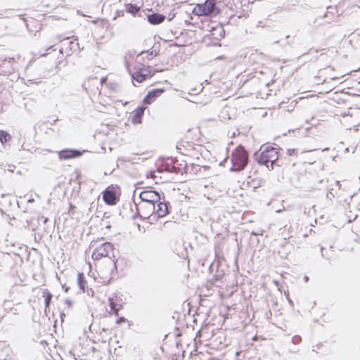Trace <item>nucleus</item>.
I'll use <instances>...</instances> for the list:
<instances>
[{"label":"nucleus","instance_id":"f257e3e1","mask_svg":"<svg viewBox=\"0 0 360 360\" xmlns=\"http://www.w3.org/2000/svg\"><path fill=\"white\" fill-rule=\"evenodd\" d=\"M231 161V171L240 172L245 169L248 162V154L243 146L240 145L232 151Z\"/></svg>","mask_w":360,"mask_h":360},{"label":"nucleus","instance_id":"f03ea898","mask_svg":"<svg viewBox=\"0 0 360 360\" xmlns=\"http://www.w3.org/2000/svg\"><path fill=\"white\" fill-rule=\"evenodd\" d=\"M278 148L267 146L265 149L256 158L257 162L259 165H266L271 162V169H274V167H281V165L278 161Z\"/></svg>","mask_w":360,"mask_h":360},{"label":"nucleus","instance_id":"7ed1b4c3","mask_svg":"<svg viewBox=\"0 0 360 360\" xmlns=\"http://www.w3.org/2000/svg\"><path fill=\"white\" fill-rule=\"evenodd\" d=\"M61 48L60 53L66 54L67 56L80 51V46L77 42V37H65L60 40Z\"/></svg>","mask_w":360,"mask_h":360},{"label":"nucleus","instance_id":"20e7f679","mask_svg":"<svg viewBox=\"0 0 360 360\" xmlns=\"http://www.w3.org/2000/svg\"><path fill=\"white\" fill-rule=\"evenodd\" d=\"M193 11L198 15H212L217 14L219 9L214 0H205L203 4H197Z\"/></svg>","mask_w":360,"mask_h":360},{"label":"nucleus","instance_id":"39448f33","mask_svg":"<svg viewBox=\"0 0 360 360\" xmlns=\"http://www.w3.org/2000/svg\"><path fill=\"white\" fill-rule=\"evenodd\" d=\"M135 205L137 212L134 216V218L139 215L141 218L148 219L154 214L155 211V204L154 203L141 201L139 203L135 202Z\"/></svg>","mask_w":360,"mask_h":360},{"label":"nucleus","instance_id":"423d86ee","mask_svg":"<svg viewBox=\"0 0 360 360\" xmlns=\"http://www.w3.org/2000/svg\"><path fill=\"white\" fill-rule=\"evenodd\" d=\"M161 193L164 194L162 192L154 190L152 187H148L146 190L141 192L139 198L142 202L156 204L162 200Z\"/></svg>","mask_w":360,"mask_h":360},{"label":"nucleus","instance_id":"0eeeda50","mask_svg":"<svg viewBox=\"0 0 360 360\" xmlns=\"http://www.w3.org/2000/svg\"><path fill=\"white\" fill-rule=\"evenodd\" d=\"M113 250L114 247L111 243H103L99 247L95 248L92 252L91 257L94 260H98L102 257H110L111 254L113 255Z\"/></svg>","mask_w":360,"mask_h":360},{"label":"nucleus","instance_id":"6e6552de","mask_svg":"<svg viewBox=\"0 0 360 360\" xmlns=\"http://www.w3.org/2000/svg\"><path fill=\"white\" fill-rule=\"evenodd\" d=\"M149 69V67H146L144 65L139 63L135 67V71L131 73L132 79L139 83L145 81L147 77L153 75Z\"/></svg>","mask_w":360,"mask_h":360},{"label":"nucleus","instance_id":"1a4fd4ad","mask_svg":"<svg viewBox=\"0 0 360 360\" xmlns=\"http://www.w3.org/2000/svg\"><path fill=\"white\" fill-rule=\"evenodd\" d=\"M165 170L168 172L179 174L182 173L183 168H185L186 164L183 166L182 164L179 165L176 160L173 158H168L165 164Z\"/></svg>","mask_w":360,"mask_h":360},{"label":"nucleus","instance_id":"9d476101","mask_svg":"<svg viewBox=\"0 0 360 360\" xmlns=\"http://www.w3.org/2000/svg\"><path fill=\"white\" fill-rule=\"evenodd\" d=\"M163 201L160 200L158 202L157 205H155V211L154 214L157 216V217L160 218L166 216L169 213V202H166L165 200V195L162 198Z\"/></svg>","mask_w":360,"mask_h":360},{"label":"nucleus","instance_id":"9b49d317","mask_svg":"<svg viewBox=\"0 0 360 360\" xmlns=\"http://www.w3.org/2000/svg\"><path fill=\"white\" fill-rule=\"evenodd\" d=\"M103 200L106 204L114 205L119 200V197L115 191L106 188L103 193Z\"/></svg>","mask_w":360,"mask_h":360},{"label":"nucleus","instance_id":"f8f14e48","mask_svg":"<svg viewBox=\"0 0 360 360\" xmlns=\"http://www.w3.org/2000/svg\"><path fill=\"white\" fill-rule=\"evenodd\" d=\"M58 154L60 160H69L81 156L82 153L77 149L67 148L58 152Z\"/></svg>","mask_w":360,"mask_h":360},{"label":"nucleus","instance_id":"ddd939ff","mask_svg":"<svg viewBox=\"0 0 360 360\" xmlns=\"http://www.w3.org/2000/svg\"><path fill=\"white\" fill-rule=\"evenodd\" d=\"M164 89H154L149 91L144 97L143 102L146 104H151L157 98H158L163 92Z\"/></svg>","mask_w":360,"mask_h":360},{"label":"nucleus","instance_id":"4468645a","mask_svg":"<svg viewBox=\"0 0 360 360\" xmlns=\"http://www.w3.org/2000/svg\"><path fill=\"white\" fill-rule=\"evenodd\" d=\"M146 107L139 106L134 112V115L131 117V122L134 124H140L142 122V117L146 110Z\"/></svg>","mask_w":360,"mask_h":360},{"label":"nucleus","instance_id":"2eb2a0df","mask_svg":"<svg viewBox=\"0 0 360 360\" xmlns=\"http://www.w3.org/2000/svg\"><path fill=\"white\" fill-rule=\"evenodd\" d=\"M148 21L151 25H158L162 23L165 20V16L162 14L158 13H153L148 15Z\"/></svg>","mask_w":360,"mask_h":360},{"label":"nucleus","instance_id":"dca6fc26","mask_svg":"<svg viewBox=\"0 0 360 360\" xmlns=\"http://www.w3.org/2000/svg\"><path fill=\"white\" fill-rule=\"evenodd\" d=\"M109 306L112 313L116 316H119V311L122 309V304L117 302V300H114L113 297H108Z\"/></svg>","mask_w":360,"mask_h":360},{"label":"nucleus","instance_id":"f3484780","mask_svg":"<svg viewBox=\"0 0 360 360\" xmlns=\"http://www.w3.org/2000/svg\"><path fill=\"white\" fill-rule=\"evenodd\" d=\"M335 10V8L331 6H328L327 8V12L324 14L323 17L326 19L327 22H330V21H334L338 15L333 12Z\"/></svg>","mask_w":360,"mask_h":360},{"label":"nucleus","instance_id":"a211bd4d","mask_svg":"<svg viewBox=\"0 0 360 360\" xmlns=\"http://www.w3.org/2000/svg\"><path fill=\"white\" fill-rule=\"evenodd\" d=\"M11 135L4 130H0V142L4 147H6L9 144H8V141L11 139Z\"/></svg>","mask_w":360,"mask_h":360},{"label":"nucleus","instance_id":"6ab92c4d","mask_svg":"<svg viewBox=\"0 0 360 360\" xmlns=\"http://www.w3.org/2000/svg\"><path fill=\"white\" fill-rule=\"evenodd\" d=\"M42 297H44L45 310H46L51 304L53 295L48 290L45 289L42 292Z\"/></svg>","mask_w":360,"mask_h":360},{"label":"nucleus","instance_id":"aec40b11","mask_svg":"<svg viewBox=\"0 0 360 360\" xmlns=\"http://www.w3.org/2000/svg\"><path fill=\"white\" fill-rule=\"evenodd\" d=\"M86 283V281L85 279V276L83 273H79L77 275V284L79 288L84 292L85 291V285Z\"/></svg>","mask_w":360,"mask_h":360},{"label":"nucleus","instance_id":"412c9836","mask_svg":"<svg viewBox=\"0 0 360 360\" xmlns=\"http://www.w3.org/2000/svg\"><path fill=\"white\" fill-rule=\"evenodd\" d=\"M10 258V255L9 254H4V253H1L0 254V271H2V269L6 265V262L7 260H8Z\"/></svg>","mask_w":360,"mask_h":360},{"label":"nucleus","instance_id":"4be33fe9","mask_svg":"<svg viewBox=\"0 0 360 360\" xmlns=\"http://www.w3.org/2000/svg\"><path fill=\"white\" fill-rule=\"evenodd\" d=\"M127 9L129 13L135 15L140 10V8L135 4H129Z\"/></svg>","mask_w":360,"mask_h":360},{"label":"nucleus","instance_id":"5701e85b","mask_svg":"<svg viewBox=\"0 0 360 360\" xmlns=\"http://www.w3.org/2000/svg\"><path fill=\"white\" fill-rule=\"evenodd\" d=\"M301 341H302V338L300 335H296L292 338V342L295 345L300 343Z\"/></svg>","mask_w":360,"mask_h":360},{"label":"nucleus","instance_id":"b1692460","mask_svg":"<svg viewBox=\"0 0 360 360\" xmlns=\"http://www.w3.org/2000/svg\"><path fill=\"white\" fill-rule=\"evenodd\" d=\"M212 31L215 32H219L221 37H224V30L221 27H219L218 28H214Z\"/></svg>","mask_w":360,"mask_h":360},{"label":"nucleus","instance_id":"393cba45","mask_svg":"<svg viewBox=\"0 0 360 360\" xmlns=\"http://www.w3.org/2000/svg\"><path fill=\"white\" fill-rule=\"evenodd\" d=\"M127 321V319L124 317H119L118 319L116 321L117 324H121L122 323H124Z\"/></svg>","mask_w":360,"mask_h":360},{"label":"nucleus","instance_id":"a878e982","mask_svg":"<svg viewBox=\"0 0 360 360\" xmlns=\"http://www.w3.org/2000/svg\"><path fill=\"white\" fill-rule=\"evenodd\" d=\"M335 197V195H333V193L332 192H329L327 193L326 195V198L327 199H328L329 200L332 201L333 198Z\"/></svg>","mask_w":360,"mask_h":360},{"label":"nucleus","instance_id":"bb28decb","mask_svg":"<svg viewBox=\"0 0 360 360\" xmlns=\"http://www.w3.org/2000/svg\"><path fill=\"white\" fill-rule=\"evenodd\" d=\"M157 56V52L155 51H152L149 54H148V59H151L153 58V56Z\"/></svg>","mask_w":360,"mask_h":360},{"label":"nucleus","instance_id":"cd10ccee","mask_svg":"<svg viewBox=\"0 0 360 360\" xmlns=\"http://www.w3.org/2000/svg\"><path fill=\"white\" fill-rule=\"evenodd\" d=\"M262 233H263V231H260L259 232L252 231L251 233V235H252V236H259V235H262Z\"/></svg>","mask_w":360,"mask_h":360},{"label":"nucleus","instance_id":"c85d7f7f","mask_svg":"<svg viewBox=\"0 0 360 360\" xmlns=\"http://www.w3.org/2000/svg\"><path fill=\"white\" fill-rule=\"evenodd\" d=\"M65 304L70 307L72 306V301L70 300H66Z\"/></svg>","mask_w":360,"mask_h":360},{"label":"nucleus","instance_id":"c756f323","mask_svg":"<svg viewBox=\"0 0 360 360\" xmlns=\"http://www.w3.org/2000/svg\"><path fill=\"white\" fill-rule=\"evenodd\" d=\"M294 150H295L294 149H288V154L289 155H291L292 154V153L294 152Z\"/></svg>","mask_w":360,"mask_h":360},{"label":"nucleus","instance_id":"7c9ffc66","mask_svg":"<svg viewBox=\"0 0 360 360\" xmlns=\"http://www.w3.org/2000/svg\"><path fill=\"white\" fill-rule=\"evenodd\" d=\"M265 165L266 166V167H267V169H268L269 170H272V169H271V164H270V165H269V163H267V164H266V165Z\"/></svg>","mask_w":360,"mask_h":360},{"label":"nucleus","instance_id":"2f4dec72","mask_svg":"<svg viewBox=\"0 0 360 360\" xmlns=\"http://www.w3.org/2000/svg\"><path fill=\"white\" fill-rule=\"evenodd\" d=\"M304 282H307L309 281V277L307 276H304Z\"/></svg>","mask_w":360,"mask_h":360},{"label":"nucleus","instance_id":"473e14b6","mask_svg":"<svg viewBox=\"0 0 360 360\" xmlns=\"http://www.w3.org/2000/svg\"><path fill=\"white\" fill-rule=\"evenodd\" d=\"M319 57H320L321 59H323L324 57H325V54L324 53H321Z\"/></svg>","mask_w":360,"mask_h":360},{"label":"nucleus","instance_id":"72a5a7b5","mask_svg":"<svg viewBox=\"0 0 360 360\" xmlns=\"http://www.w3.org/2000/svg\"><path fill=\"white\" fill-rule=\"evenodd\" d=\"M323 249H324L323 248H321V256H322V257H324V255H323Z\"/></svg>","mask_w":360,"mask_h":360},{"label":"nucleus","instance_id":"f704fd0d","mask_svg":"<svg viewBox=\"0 0 360 360\" xmlns=\"http://www.w3.org/2000/svg\"><path fill=\"white\" fill-rule=\"evenodd\" d=\"M125 65H126L127 68V69H129V65H128V63H127V62H126ZM129 70V72H130V70Z\"/></svg>","mask_w":360,"mask_h":360},{"label":"nucleus","instance_id":"c9c22d12","mask_svg":"<svg viewBox=\"0 0 360 360\" xmlns=\"http://www.w3.org/2000/svg\"><path fill=\"white\" fill-rule=\"evenodd\" d=\"M53 49V46H49V49H47V51H48V50H50V49Z\"/></svg>","mask_w":360,"mask_h":360},{"label":"nucleus","instance_id":"e433bc0d","mask_svg":"<svg viewBox=\"0 0 360 360\" xmlns=\"http://www.w3.org/2000/svg\"><path fill=\"white\" fill-rule=\"evenodd\" d=\"M28 82L30 83H33V81L32 79H29Z\"/></svg>","mask_w":360,"mask_h":360},{"label":"nucleus","instance_id":"4c0bfd02","mask_svg":"<svg viewBox=\"0 0 360 360\" xmlns=\"http://www.w3.org/2000/svg\"><path fill=\"white\" fill-rule=\"evenodd\" d=\"M162 70H155V72H162Z\"/></svg>","mask_w":360,"mask_h":360},{"label":"nucleus","instance_id":"58836bf2","mask_svg":"<svg viewBox=\"0 0 360 360\" xmlns=\"http://www.w3.org/2000/svg\"><path fill=\"white\" fill-rule=\"evenodd\" d=\"M359 3L360 4V1H359Z\"/></svg>","mask_w":360,"mask_h":360}]
</instances>
